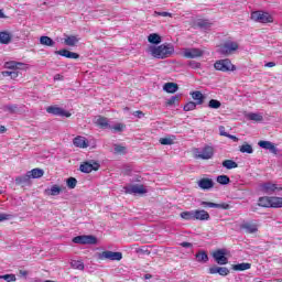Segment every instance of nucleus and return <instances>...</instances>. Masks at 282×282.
Segmentation results:
<instances>
[{"instance_id": "1", "label": "nucleus", "mask_w": 282, "mask_h": 282, "mask_svg": "<svg viewBox=\"0 0 282 282\" xmlns=\"http://www.w3.org/2000/svg\"><path fill=\"white\" fill-rule=\"evenodd\" d=\"M148 54L153 56V58L164 59L169 58L171 55L175 53V46L171 43H164L159 46L150 45L147 48Z\"/></svg>"}, {"instance_id": "2", "label": "nucleus", "mask_w": 282, "mask_h": 282, "mask_svg": "<svg viewBox=\"0 0 282 282\" xmlns=\"http://www.w3.org/2000/svg\"><path fill=\"white\" fill-rule=\"evenodd\" d=\"M237 50H239V42L227 40L223 44L218 45L217 52L223 56H232Z\"/></svg>"}, {"instance_id": "3", "label": "nucleus", "mask_w": 282, "mask_h": 282, "mask_svg": "<svg viewBox=\"0 0 282 282\" xmlns=\"http://www.w3.org/2000/svg\"><path fill=\"white\" fill-rule=\"evenodd\" d=\"M261 208H282V197L262 196L258 200Z\"/></svg>"}, {"instance_id": "4", "label": "nucleus", "mask_w": 282, "mask_h": 282, "mask_svg": "<svg viewBox=\"0 0 282 282\" xmlns=\"http://www.w3.org/2000/svg\"><path fill=\"white\" fill-rule=\"evenodd\" d=\"M214 67L217 72H235L237 69L229 58L216 61Z\"/></svg>"}, {"instance_id": "5", "label": "nucleus", "mask_w": 282, "mask_h": 282, "mask_svg": "<svg viewBox=\"0 0 282 282\" xmlns=\"http://www.w3.org/2000/svg\"><path fill=\"white\" fill-rule=\"evenodd\" d=\"M251 20L257 23H273L274 18H272L268 12L254 11L251 13Z\"/></svg>"}, {"instance_id": "6", "label": "nucleus", "mask_w": 282, "mask_h": 282, "mask_svg": "<svg viewBox=\"0 0 282 282\" xmlns=\"http://www.w3.org/2000/svg\"><path fill=\"white\" fill-rule=\"evenodd\" d=\"M98 259H100V261H121L122 252L107 250L98 253Z\"/></svg>"}, {"instance_id": "7", "label": "nucleus", "mask_w": 282, "mask_h": 282, "mask_svg": "<svg viewBox=\"0 0 282 282\" xmlns=\"http://www.w3.org/2000/svg\"><path fill=\"white\" fill-rule=\"evenodd\" d=\"M127 195H145L148 193L147 187L142 184H133L123 187Z\"/></svg>"}, {"instance_id": "8", "label": "nucleus", "mask_w": 282, "mask_h": 282, "mask_svg": "<svg viewBox=\"0 0 282 282\" xmlns=\"http://www.w3.org/2000/svg\"><path fill=\"white\" fill-rule=\"evenodd\" d=\"M213 155H215V150L210 145H207L203 148L200 151L198 150L195 152V158L197 160H210L213 159Z\"/></svg>"}, {"instance_id": "9", "label": "nucleus", "mask_w": 282, "mask_h": 282, "mask_svg": "<svg viewBox=\"0 0 282 282\" xmlns=\"http://www.w3.org/2000/svg\"><path fill=\"white\" fill-rule=\"evenodd\" d=\"M73 243L96 246V243H98V239L95 236H76L73 238Z\"/></svg>"}, {"instance_id": "10", "label": "nucleus", "mask_w": 282, "mask_h": 282, "mask_svg": "<svg viewBox=\"0 0 282 282\" xmlns=\"http://www.w3.org/2000/svg\"><path fill=\"white\" fill-rule=\"evenodd\" d=\"M6 67L7 69H14L10 73V77L14 80L15 78H19V72L17 69H22V67H25V64L21 62H7Z\"/></svg>"}, {"instance_id": "11", "label": "nucleus", "mask_w": 282, "mask_h": 282, "mask_svg": "<svg viewBox=\"0 0 282 282\" xmlns=\"http://www.w3.org/2000/svg\"><path fill=\"white\" fill-rule=\"evenodd\" d=\"M100 169V164L98 162L91 160V161H86L80 164L79 171L82 173H91V171H98Z\"/></svg>"}, {"instance_id": "12", "label": "nucleus", "mask_w": 282, "mask_h": 282, "mask_svg": "<svg viewBox=\"0 0 282 282\" xmlns=\"http://www.w3.org/2000/svg\"><path fill=\"white\" fill-rule=\"evenodd\" d=\"M260 191L264 193L265 195H273L275 191H282V187H278L276 184L267 182L260 184Z\"/></svg>"}, {"instance_id": "13", "label": "nucleus", "mask_w": 282, "mask_h": 282, "mask_svg": "<svg viewBox=\"0 0 282 282\" xmlns=\"http://www.w3.org/2000/svg\"><path fill=\"white\" fill-rule=\"evenodd\" d=\"M47 113H52L53 116H62V118H70L72 113L68 112L67 110L56 107V106H51L46 108Z\"/></svg>"}, {"instance_id": "14", "label": "nucleus", "mask_w": 282, "mask_h": 282, "mask_svg": "<svg viewBox=\"0 0 282 282\" xmlns=\"http://www.w3.org/2000/svg\"><path fill=\"white\" fill-rule=\"evenodd\" d=\"M213 258L215 259L218 265H227L228 258L226 257V251L224 249H218L213 253Z\"/></svg>"}, {"instance_id": "15", "label": "nucleus", "mask_w": 282, "mask_h": 282, "mask_svg": "<svg viewBox=\"0 0 282 282\" xmlns=\"http://www.w3.org/2000/svg\"><path fill=\"white\" fill-rule=\"evenodd\" d=\"M183 56L185 58H199L204 56V51L199 48H184Z\"/></svg>"}, {"instance_id": "16", "label": "nucleus", "mask_w": 282, "mask_h": 282, "mask_svg": "<svg viewBox=\"0 0 282 282\" xmlns=\"http://www.w3.org/2000/svg\"><path fill=\"white\" fill-rule=\"evenodd\" d=\"M210 214L205 209H194V221H209Z\"/></svg>"}, {"instance_id": "17", "label": "nucleus", "mask_w": 282, "mask_h": 282, "mask_svg": "<svg viewBox=\"0 0 282 282\" xmlns=\"http://www.w3.org/2000/svg\"><path fill=\"white\" fill-rule=\"evenodd\" d=\"M200 206L204 208H220L221 210H228L230 208V205L228 203H210V202H202Z\"/></svg>"}, {"instance_id": "18", "label": "nucleus", "mask_w": 282, "mask_h": 282, "mask_svg": "<svg viewBox=\"0 0 282 282\" xmlns=\"http://www.w3.org/2000/svg\"><path fill=\"white\" fill-rule=\"evenodd\" d=\"M258 145L261 149H265V151H270L274 155H276V153H279V149H276V145H274V143H272L270 141H259Z\"/></svg>"}, {"instance_id": "19", "label": "nucleus", "mask_w": 282, "mask_h": 282, "mask_svg": "<svg viewBox=\"0 0 282 282\" xmlns=\"http://www.w3.org/2000/svg\"><path fill=\"white\" fill-rule=\"evenodd\" d=\"M209 274H219L220 276H228L230 270L226 267H212L209 268Z\"/></svg>"}, {"instance_id": "20", "label": "nucleus", "mask_w": 282, "mask_h": 282, "mask_svg": "<svg viewBox=\"0 0 282 282\" xmlns=\"http://www.w3.org/2000/svg\"><path fill=\"white\" fill-rule=\"evenodd\" d=\"M74 147L78 149H87L89 147V141L85 137L78 135L73 140Z\"/></svg>"}, {"instance_id": "21", "label": "nucleus", "mask_w": 282, "mask_h": 282, "mask_svg": "<svg viewBox=\"0 0 282 282\" xmlns=\"http://www.w3.org/2000/svg\"><path fill=\"white\" fill-rule=\"evenodd\" d=\"M55 54H57L58 56H64V58H80V55H78V53H74L72 51H67V50H59V51H55Z\"/></svg>"}, {"instance_id": "22", "label": "nucleus", "mask_w": 282, "mask_h": 282, "mask_svg": "<svg viewBox=\"0 0 282 282\" xmlns=\"http://www.w3.org/2000/svg\"><path fill=\"white\" fill-rule=\"evenodd\" d=\"M198 186L202 191H210L215 186V183L210 178H202L198 181Z\"/></svg>"}, {"instance_id": "23", "label": "nucleus", "mask_w": 282, "mask_h": 282, "mask_svg": "<svg viewBox=\"0 0 282 282\" xmlns=\"http://www.w3.org/2000/svg\"><path fill=\"white\" fill-rule=\"evenodd\" d=\"M242 230H246L249 235H254L259 230V226L254 223H245L241 225Z\"/></svg>"}, {"instance_id": "24", "label": "nucleus", "mask_w": 282, "mask_h": 282, "mask_svg": "<svg viewBox=\"0 0 282 282\" xmlns=\"http://www.w3.org/2000/svg\"><path fill=\"white\" fill-rule=\"evenodd\" d=\"M231 268L232 270H235V272H245V270H250L252 268V264L248 262H242L238 264H232Z\"/></svg>"}, {"instance_id": "25", "label": "nucleus", "mask_w": 282, "mask_h": 282, "mask_svg": "<svg viewBox=\"0 0 282 282\" xmlns=\"http://www.w3.org/2000/svg\"><path fill=\"white\" fill-rule=\"evenodd\" d=\"M95 124H97V127H100L101 129H109V119L105 118V117H96L95 118Z\"/></svg>"}, {"instance_id": "26", "label": "nucleus", "mask_w": 282, "mask_h": 282, "mask_svg": "<svg viewBox=\"0 0 282 282\" xmlns=\"http://www.w3.org/2000/svg\"><path fill=\"white\" fill-rule=\"evenodd\" d=\"M12 41V34L8 31L0 32V43L2 45H8Z\"/></svg>"}, {"instance_id": "27", "label": "nucleus", "mask_w": 282, "mask_h": 282, "mask_svg": "<svg viewBox=\"0 0 282 282\" xmlns=\"http://www.w3.org/2000/svg\"><path fill=\"white\" fill-rule=\"evenodd\" d=\"M28 173L29 177H32L33 180H39V177H43V175H45V172L42 169H33Z\"/></svg>"}, {"instance_id": "28", "label": "nucleus", "mask_w": 282, "mask_h": 282, "mask_svg": "<svg viewBox=\"0 0 282 282\" xmlns=\"http://www.w3.org/2000/svg\"><path fill=\"white\" fill-rule=\"evenodd\" d=\"M148 41L152 45H160V43H162V36H160V34H158V33H152V34L148 35Z\"/></svg>"}, {"instance_id": "29", "label": "nucleus", "mask_w": 282, "mask_h": 282, "mask_svg": "<svg viewBox=\"0 0 282 282\" xmlns=\"http://www.w3.org/2000/svg\"><path fill=\"white\" fill-rule=\"evenodd\" d=\"M192 98L193 100H196V105H204V100L206 99V97L204 96V94H202V91H193Z\"/></svg>"}, {"instance_id": "30", "label": "nucleus", "mask_w": 282, "mask_h": 282, "mask_svg": "<svg viewBox=\"0 0 282 282\" xmlns=\"http://www.w3.org/2000/svg\"><path fill=\"white\" fill-rule=\"evenodd\" d=\"M163 89L167 94H175V91H177V89H180V87L175 83H166V84H164Z\"/></svg>"}, {"instance_id": "31", "label": "nucleus", "mask_w": 282, "mask_h": 282, "mask_svg": "<svg viewBox=\"0 0 282 282\" xmlns=\"http://www.w3.org/2000/svg\"><path fill=\"white\" fill-rule=\"evenodd\" d=\"M246 117L248 120H252L253 122H263V115L259 112H249Z\"/></svg>"}, {"instance_id": "32", "label": "nucleus", "mask_w": 282, "mask_h": 282, "mask_svg": "<svg viewBox=\"0 0 282 282\" xmlns=\"http://www.w3.org/2000/svg\"><path fill=\"white\" fill-rule=\"evenodd\" d=\"M180 217L185 219V221H195V210L182 212Z\"/></svg>"}, {"instance_id": "33", "label": "nucleus", "mask_w": 282, "mask_h": 282, "mask_svg": "<svg viewBox=\"0 0 282 282\" xmlns=\"http://www.w3.org/2000/svg\"><path fill=\"white\" fill-rule=\"evenodd\" d=\"M45 195L56 197V195H61V187L58 185H53L50 189H45Z\"/></svg>"}, {"instance_id": "34", "label": "nucleus", "mask_w": 282, "mask_h": 282, "mask_svg": "<svg viewBox=\"0 0 282 282\" xmlns=\"http://www.w3.org/2000/svg\"><path fill=\"white\" fill-rule=\"evenodd\" d=\"M78 41L79 40L76 35H69L64 39L65 45H68L70 47H74V45H76V43H78Z\"/></svg>"}, {"instance_id": "35", "label": "nucleus", "mask_w": 282, "mask_h": 282, "mask_svg": "<svg viewBox=\"0 0 282 282\" xmlns=\"http://www.w3.org/2000/svg\"><path fill=\"white\" fill-rule=\"evenodd\" d=\"M41 45H46L47 47H54V40L50 36H41L40 37Z\"/></svg>"}, {"instance_id": "36", "label": "nucleus", "mask_w": 282, "mask_h": 282, "mask_svg": "<svg viewBox=\"0 0 282 282\" xmlns=\"http://www.w3.org/2000/svg\"><path fill=\"white\" fill-rule=\"evenodd\" d=\"M113 153H116V155H124V153H127V148L124 145L115 144Z\"/></svg>"}, {"instance_id": "37", "label": "nucleus", "mask_w": 282, "mask_h": 282, "mask_svg": "<svg viewBox=\"0 0 282 282\" xmlns=\"http://www.w3.org/2000/svg\"><path fill=\"white\" fill-rule=\"evenodd\" d=\"M196 259H197L198 263H207L208 254L206 253V251H200V252L196 253Z\"/></svg>"}, {"instance_id": "38", "label": "nucleus", "mask_w": 282, "mask_h": 282, "mask_svg": "<svg viewBox=\"0 0 282 282\" xmlns=\"http://www.w3.org/2000/svg\"><path fill=\"white\" fill-rule=\"evenodd\" d=\"M223 166H224L225 169H228V171H230V170H232V169H237V166H239V165L237 164V162H235V161H232V160H225V161L223 162Z\"/></svg>"}, {"instance_id": "39", "label": "nucleus", "mask_w": 282, "mask_h": 282, "mask_svg": "<svg viewBox=\"0 0 282 282\" xmlns=\"http://www.w3.org/2000/svg\"><path fill=\"white\" fill-rule=\"evenodd\" d=\"M239 151H240V153H248V154L254 153V149H252V145H250L248 143H243L240 147Z\"/></svg>"}, {"instance_id": "40", "label": "nucleus", "mask_w": 282, "mask_h": 282, "mask_svg": "<svg viewBox=\"0 0 282 282\" xmlns=\"http://www.w3.org/2000/svg\"><path fill=\"white\" fill-rule=\"evenodd\" d=\"M30 174L29 172H26V175H23V176H18L15 178V183L17 184H28L30 182Z\"/></svg>"}, {"instance_id": "41", "label": "nucleus", "mask_w": 282, "mask_h": 282, "mask_svg": "<svg viewBox=\"0 0 282 282\" xmlns=\"http://www.w3.org/2000/svg\"><path fill=\"white\" fill-rule=\"evenodd\" d=\"M70 265L74 268V270H85V263H83L80 260H73Z\"/></svg>"}, {"instance_id": "42", "label": "nucleus", "mask_w": 282, "mask_h": 282, "mask_svg": "<svg viewBox=\"0 0 282 282\" xmlns=\"http://www.w3.org/2000/svg\"><path fill=\"white\" fill-rule=\"evenodd\" d=\"M217 182L218 184L226 186L227 184H230V177H228V175H219L217 176Z\"/></svg>"}, {"instance_id": "43", "label": "nucleus", "mask_w": 282, "mask_h": 282, "mask_svg": "<svg viewBox=\"0 0 282 282\" xmlns=\"http://www.w3.org/2000/svg\"><path fill=\"white\" fill-rule=\"evenodd\" d=\"M109 129L113 131V133H120L124 131V124L123 123H117L115 126H109Z\"/></svg>"}, {"instance_id": "44", "label": "nucleus", "mask_w": 282, "mask_h": 282, "mask_svg": "<svg viewBox=\"0 0 282 282\" xmlns=\"http://www.w3.org/2000/svg\"><path fill=\"white\" fill-rule=\"evenodd\" d=\"M208 107L210 109H219V107H221V102L217 99H210L209 104H208Z\"/></svg>"}, {"instance_id": "45", "label": "nucleus", "mask_w": 282, "mask_h": 282, "mask_svg": "<svg viewBox=\"0 0 282 282\" xmlns=\"http://www.w3.org/2000/svg\"><path fill=\"white\" fill-rule=\"evenodd\" d=\"M76 184H78V181L74 177H69L66 180V186L68 188H76Z\"/></svg>"}, {"instance_id": "46", "label": "nucleus", "mask_w": 282, "mask_h": 282, "mask_svg": "<svg viewBox=\"0 0 282 282\" xmlns=\"http://www.w3.org/2000/svg\"><path fill=\"white\" fill-rule=\"evenodd\" d=\"M197 104L195 101H189L184 106V111H194L196 109Z\"/></svg>"}, {"instance_id": "47", "label": "nucleus", "mask_w": 282, "mask_h": 282, "mask_svg": "<svg viewBox=\"0 0 282 282\" xmlns=\"http://www.w3.org/2000/svg\"><path fill=\"white\" fill-rule=\"evenodd\" d=\"M0 279H2L3 281H7V282H14V281H17V275L4 274V275H0Z\"/></svg>"}, {"instance_id": "48", "label": "nucleus", "mask_w": 282, "mask_h": 282, "mask_svg": "<svg viewBox=\"0 0 282 282\" xmlns=\"http://www.w3.org/2000/svg\"><path fill=\"white\" fill-rule=\"evenodd\" d=\"M198 28H203L204 30H208L210 28V22L208 20H199L197 22Z\"/></svg>"}, {"instance_id": "49", "label": "nucleus", "mask_w": 282, "mask_h": 282, "mask_svg": "<svg viewBox=\"0 0 282 282\" xmlns=\"http://www.w3.org/2000/svg\"><path fill=\"white\" fill-rule=\"evenodd\" d=\"M160 144H163L164 147L173 144V139L171 138H161L159 140Z\"/></svg>"}, {"instance_id": "50", "label": "nucleus", "mask_w": 282, "mask_h": 282, "mask_svg": "<svg viewBox=\"0 0 282 282\" xmlns=\"http://www.w3.org/2000/svg\"><path fill=\"white\" fill-rule=\"evenodd\" d=\"M176 102H180V96H172L170 99H167V105L170 107L176 105Z\"/></svg>"}, {"instance_id": "51", "label": "nucleus", "mask_w": 282, "mask_h": 282, "mask_svg": "<svg viewBox=\"0 0 282 282\" xmlns=\"http://www.w3.org/2000/svg\"><path fill=\"white\" fill-rule=\"evenodd\" d=\"M17 109H18L17 105H9L4 107V111H9V113L17 112Z\"/></svg>"}, {"instance_id": "52", "label": "nucleus", "mask_w": 282, "mask_h": 282, "mask_svg": "<svg viewBox=\"0 0 282 282\" xmlns=\"http://www.w3.org/2000/svg\"><path fill=\"white\" fill-rule=\"evenodd\" d=\"M188 65H189V67H191L192 69H199V67H202V64H200L199 62H196V61H191V62L188 63Z\"/></svg>"}, {"instance_id": "53", "label": "nucleus", "mask_w": 282, "mask_h": 282, "mask_svg": "<svg viewBox=\"0 0 282 282\" xmlns=\"http://www.w3.org/2000/svg\"><path fill=\"white\" fill-rule=\"evenodd\" d=\"M12 219V215L10 214H0V221H8Z\"/></svg>"}, {"instance_id": "54", "label": "nucleus", "mask_w": 282, "mask_h": 282, "mask_svg": "<svg viewBox=\"0 0 282 282\" xmlns=\"http://www.w3.org/2000/svg\"><path fill=\"white\" fill-rule=\"evenodd\" d=\"M154 14H155L156 17H173L172 13H169V12H166V11H163V12L155 11Z\"/></svg>"}, {"instance_id": "55", "label": "nucleus", "mask_w": 282, "mask_h": 282, "mask_svg": "<svg viewBox=\"0 0 282 282\" xmlns=\"http://www.w3.org/2000/svg\"><path fill=\"white\" fill-rule=\"evenodd\" d=\"M219 134L223 135L224 138H227L228 132H226V127L224 126L219 127Z\"/></svg>"}, {"instance_id": "56", "label": "nucleus", "mask_w": 282, "mask_h": 282, "mask_svg": "<svg viewBox=\"0 0 282 282\" xmlns=\"http://www.w3.org/2000/svg\"><path fill=\"white\" fill-rule=\"evenodd\" d=\"M133 116L135 118H144V112L140 111V110H137L133 112Z\"/></svg>"}, {"instance_id": "57", "label": "nucleus", "mask_w": 282, "mask_h": 282, "mask_svg": "<svg viewBox=\"0 0 282 282\" xmlns=\"http://www.w3.org/2000/svg\"><path fill=\"white\" fill-rule=\"evenodd\" d=\"M227 138H229V140H234V142H239V138H237L236 135L228 133Z\"/></svg>"}, {"instance_id": "58", "label": "nucleus", "mask_w": 282, "mask_h": 282, "mask_svg": "<svg viewBox=\"0 0 282 282\" xmlns=\"http://www.w3.org/2000/svg\"><path fill=\"white\" fill-rule=\"evenodd\" d=\"M54 80H65V77H63V75H61V74H56L54 76Z\"/></svg>"}, {"instance_id": "59", "label": "nucleus", "mask_w": 282, "mask_h": 282, "mask_svg": "<svg viewBox=\"0 0 282 282\" xmlns=\"http://www.w3.org/2000/svg\"><path fill=\"white\" fill-rule=\"evenodd\" d=\"M182 248H192L193 245L191 242H182L181 243Z\"/></svg>"}, {"instance_id": "60", "label": "nucleus", "mask_w": 282, "mask_h": 282, "mask_svg": "<svg viewBox=\"0 0 282 282\" xmlns=\"http://www.w3.org/2000/svg\"><path fill=\"white\" fill-rule=\"evenodd\" d=\"M276 64L274 62H269L264 66L265 67H274Z\"/></svg>"}, {"instance_id": "61", "label": "nucleus", "mask_w": 282, "mask_h": 282, "mask_svg": "<svg viewBox=\"0 0 282 282\" xmlns=\"http://www.w3.org/2000/svg\"><path fill=\"white\" fill-rule=\"evenodd\" d=\"M6 131H8L6 126H0V133H6Z\"/></svg>"}, {"instance_id": "62", "label": "nucleus", "mask_w": 282, "mask_h": 282, "mask_svg": "<svg viewBox=\"0 0 282 282\" xmlns=\"http://www.w3.org/2000/svg\"><path fill=\"white\" fill-rule=\"evenodd\" d=\"M12 73V70H4L2 72V76H10V74Z\"/></svg>"}, {"instance_id": "63", "label": "nucleus", "mask_w": 282, "mask_h": 282, "mask_svg": "<svg viewBox=\"0 0 282 282\" xmlns=\"http://www.w3.org/2000/svg\"><path fill=\"white\" fill-rule=\"evenodd\" d=\"M0 19H6V13H3V10L0 9Z\"/></svg>"}, {"instance_id": "64", "label": "nucleus", "mask_w": 282, "mask_h": 282, "mask_svg": "<svg viewBox=\"0 0 282 282\" xmlns=\"http://www.w3.org/2000/svg\"><path fill=\"white\" fill-rule=\"evenodd\" d=\"M144 279H151V274H145Z\"/></svg>"}]
</instances>
